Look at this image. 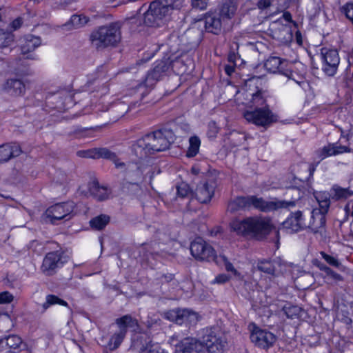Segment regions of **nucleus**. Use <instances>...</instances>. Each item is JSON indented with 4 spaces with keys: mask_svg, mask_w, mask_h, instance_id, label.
Returning a JSON list of instances; mask_svg holds the SVG:
<instances>
[{
    "mask_svg": "<svg viewBox=\"0 0 353 353\" xmlns=\"http://www.w3.org/2000/svg\"><path fill=\"white\" fill-rule=\"evenodd\" d=\"M326 214L320 210H312L311 212V219L309 223L308 228L314 234L321 233L325 228Z\"/></svg>",
    "mask_w": 353,
    "mask_h": 353,
    "instance_id": "nucleus-23",
    "label": "nucleus"
},
{
    "mask_svg": "<svg viewBox=\"0 0 353 353\" xmlns=\"http://www.w3.org/2000/svg\"><path fill=\"white\" fill-rule=\"evenodd\" d=\"M55 304L68 307V304L65 301L60 299L59 296H57L56 295L48 294L46 296L45 303H43V307L44 309H47L49 307H50L53 305H55Z\"/></svg>",
    "mask_w": 353,
    "mask_h": 353,
    "instance_id": "nucleus-39",
    "label": "nucleus"
},
{
    "mask_svg": "<svg viewBox=\"0 0 353 353\" xmlns=\"http://www.w3.org/2000/svg\"><path fill=\"white\" fill-rule=\"evenodd\" d=\"M156 281L161 285L168 284L174 281V274L171 273H157Z\"/></svg>",
    "mask_w": 353,
    "mask_h": 353,
    "instance_id": "nucleus-42",
    "label": "nucleus"
},
{
    "mask_svg": "<svg viewBox=\"0 0 353 353\" xmlns=\"http://www.w3.org/2000/svg\"><path fill=\"white\" fill-rule=\"evenodd\" d=\"M14 41V35L10 32L0 29V48L9 47Z\"/></svg>",
    "mask_w": 353,
    "mask_h": 353,
    "instance_id": "nucleus-40",
    "label": "nucleus"
},
{
    "mask_svg": "<svg viewBox=\"0 0 353 353\" xmlns=\"http://www.w3.org/2000/svg\"><path fill=\"white\" fill-rule=\"evenodd\" d=\"M14 300V296L8 291L0 293V304H8Z\"/></svg>",
    "mask_w": 353,
    "mask_h": 353,
    "instance_id": "nucleus-46",
    "label": "nucleus"
},
{
    "mask_svg": "<svg viewBox=\"0 0 353 353\" xmlns=\"http://www.w3.org/2000/svg\"><path fill=\"white\" fill-rule=\"evenodd\" d=\"M69 260V256L61 249L47 253L41 267L47 276L54 274Z\"/></svg>",
    "mask_w": 353,
    "mask_h": 353,
    "instance_id": "nucleus-10",
    "label": "nucleus"
},
{
    "mask_svg": "<svg viewBox=\"0 0 353 353\" xmlns=\"http://www.w3.org/2000/svg\"><path fill=\"white\" fill-rule=\"evenodd\" d=\"M305 227L303 213L298 210L290 214L282 223L280 230L288 234H294L303 230Z\"/></svg>",
    "mask_w": 353,
    "mask_h": 353,
    "instance_id": "nucleus-18",
    "label": "nucleus"
},
{
    "mask_svg": "<svg viewBox=\"0 0 353 353\" xmlns=\"http://www.w3.org/2000/svg\"><path fill=\"white\" fill-rule=\"evenodd\" d=\"M26 347L20 336L10 334L0 339V353H19Z\"/></svg>",
    "mask_w": 353,
    "mask_h": 353,
    "instance_id": "nucleus-19",
    "label": "nucleus"
},
{
    "mask_svg": "<svg viewBox=\"0 0 353 353\" xmlns=\"http://www.w3.org/2000/svg\"><path fill=\"white\" fill-rule=\"evenodd\" d=\"M90 194L98 201H104L108 198L110 191L107 187L101 186L97 181H94L90 187Z\"/></svg>",
    "mask_w": 353,
    "mask_h": 353,
    "instance_id": "nucleus-32",
    "label": "nucleus"
},
{
    "mask_svg": "<svg viewBox=\"0 0 353 353\" xmlns=\"http://www.w3.org/2000/svg\"><path fill=\"white\" fill-rule=\"evenodd\" d=\"M225 72L228 75L231 76L233 74V72H234V65H225Z\"/></svg>",
    "mask_w": 353,
    "mask_h": 353,
    "instance_id": "nucleus-56",
    "label": "nucleus"
},
{
    "mask_svg": "<svg viewBox=\"0 0 353 353\" xmlns=\"http://www.w3.org/2000/svg\"><path fill=\"white\" fill-rule=\"evenodd\" d=\"M276 265H279V261L278 260L261 259L258 261L256 268L260 272L270 275H274Z\"/></svg>",
    "mask_w": 353,
    "mask_h": 353,
    "instance_id": "nucleus-30",
    "label": "nucleus"
},
{
    "mask_svg": "<svg viewBox=\"0 0 353 353\" xmlns=\"http://www.w3.org/2000/svg\"><path fill=\"white\" fill-rule=\"evenodd\" d=\"M347 141H348V145H343L345 148V153L353 152V125L351 126L349 130V132L347 134Z\"/></svg>",
    "mask_w": 353,
    "mask_h": 353,
    "instance_id": "nucleus-45",
    "label": "nucleus"
},
{
    "mask_svg": "<svg viewBox=\"0 0 353 353\" xmlns=\"http://www.w3.org/2000/svg\"><path fill=\"white\" fill-rule=\"evenodd\" d=\"M301 307L298 305L287 303L283 307V311L288 319L298 318L301 312Z\"/></svg>",
    "mask_w": 353,
    "mask_h": 353,
    "instance_id": "nucleus-38",
    "label": "nucleus"
},
{
    "mask_svg": "<svg viewBox=\"0 0 353 353\" xmlns=\"http://www.w3.org/2000/svg\"><path fill=\"white\" fill-rule=\"evenodd\" d=\"M283 18L288 22L292 21V14L289 12H285L283 14Z\"/></svg>",
    "mask_w": 353,
    "mask_h": 353,
    "instance_id": "nucleus-59",
    "label": "nucleus"
},
{
    "mask_svg": "<svg viewBox=\"0 0 353 353\" xmlns=\"http://www.w3.org/2000/svg\"><path fill=\"white\" fill-rule=\"evenodd\" d=\"M74 208V203L72 201L56 203L46 210L45 215L52 224L56 225L59 221L70 220Z\"/></svg>",
    "mask_w": 353,
    "mask_h": 353,
    "instance_id": "nucleus-9",
    "label": "nucleus"
},
{
    "mask_svg": "<svg viewBox=\"0 0 353 353\" xmlns=\"http://www.w3.org/2000/svg\"><path fill=\"white\" fill-rule=\"evenodd\" d=\"M238 48H239L238 43H234V46H231L230 52L228 54V61L230 63H233L234 65H236L238 64V62L239 61H241V57L239 54V53L235 52V50H238Z\"/></svg>",
    "mask_w": 353,
    "mask_h": 353,
    "instance_id": "nucleus-41",
    "label": "nucleus"
},
{
    "mask_svg": "<svg viewBox=\"0 0 353 353\" xmlns=\"http://www.w3.org/2000/svg\"><path fill=\"white\" fill-rule=\"evenodd\" d=\"M322 71L328 77H333L337 72L340 63L339 52L336 50L323 48L321 50Z\"/></svg>",
    "mask_w": 353,
    "mask_h": 353,
    "instance_id": "nucleus-13",
    "label": "nucleus"
},
{
    "mask_svg": "<svg viewBox=\"0 0 353 353\" xmlns=\"http://www.w3.org/2000/svg\"><path fill=\"white\" fill-rule=\"evenodd\" d=\"M244 118L248 122L263 127H265L274 121L272 113L267 106L256 108L253 111L245 112Z\"/></svg>",
    "mask_w": 353,
    "mask_h": 353,
    "instance_id": "nucleus-16",
    "label": "nucleus"
},
{
    "mask_svg": "<svg viewBox=\"0 0 353 353\" xmlns=\"http://www.w3.org/2000/svg\"><path fill=\"white\" fill-rule=\"evenodd\" d=\"M174 340L177 341L174 353H222L226 344L217 327L203 329L201 341L193 337L179 339V334L172 337V341Z\"/></svg>",
    "mask_w": 353,
    "mask_h": 353,
    "instance_id": "nucleus-1",
    "label": "nucleus"
},
{
    "mask_svg": "<svg viewBox=\"0 0 353 353\" xmlns=\"http://www.w3.org/2000/svg\"><path fill=\"white\" fill-rule=\"evenodd\" d=\"M22 153L20 145L16 142L0 145V164L8 162Z\"/></svg>",
    "mask_w": 353,
    "mask_h": 353,
    "instance_id": "nucleus-21",
    "label": "nucleus"
},
{
    "mask_svg": "<svg viewBox=\"0 0 353 353\" xmlns=\"http://www.w3.org/2000/svg\"><path fill=\"white\" fill-rule=\"evenodd\" d=\"M190 252L198 261H214L219 264L218 256L214 249L202 238H196L190 244Z\"/></svg>",
    "mask_w": 353,
    "mask_h": 353,
    "instance_id": "nucleus-8",
    "label": "nucleus"
},
{
    "mask_svg": "<svg viewBox=\"0 0 353 353\" xmlns=\"http://www.w3.org/2000/svg\"><path fill=\"white\" fill-rule=\"evenodd\" d=\"M296 41L299 44H301L302 43V39H301V32L298 30L296 32Z\"/></svg>",
    "mask_w": 353,
    "mask_h": 353,
    "instance_id": "nucleus-60",
    "label": "nucleus"
},
{
    "mask_svg": "<svg viewBox=\"0 0 353 353\" xmlns=\"http://www.w3.org/2000/svg\"><path fill=\"white\" fill-rule=\"evenodd\" d=\"M332 194L327 192H318L314 194L317 202L330 201Z\"/></svg>",
    "mask_w": 353,
    "mask_h": 353,
    "instance_id": "nucleus-48",
    "label": "nucleus"
},
{
    "mask_svg": "<svg viewBox=\"0 0 353 353\" xmlns=\"http://www.w3.org/2000/svg\"><path fill=\"white\" fill-rule=\"evenodd\" d=\"M230 277L226 274H219L216 276L214 282L216 283H225L229 280Z\"/></svg>",
    "mask_w": 353,
    "mask_h": 353,
    "instance_id": "nucleus-54",
    "label": "nucleus"
},
{
    "mask_svg": "<svg viewBox=\"0 0 353 353\" xmlns=\"http://www.w3.org/2000/svg\"><path fill=\"white\" fill-rule=\"evenodd\" d=\"M232 231L243 237L263 240L274 231L277 242L279 240V230H276L271 220L267 217L249 216L243 219L235 218L230 223Z\"/></svg>",
    "mask_w": 353,
    "mask_h": 353,
    "instance_id": "nucleus-4",
    "label": "nucleus"
},
{
    "mask_svg": "<svg viewBox=\"0 0 353 353\" xmlns=\"http://www.w3.org/2000/svg\"><path fill=\"white\" fill-rule=\"evenodd\" d=\"M121 23L116 21L94 29L90 35L92 46L98 50L116 46L121 39Z\"/></svg>",
    "mask_w": 353,
    "mask_h": 353,
    "instance_id": "nucleus-6",
    "label": "nucleus"
},
{
    "mask_svg": "<svg viewBox=\"0 0 353 353\" xmlns=\"http://www.w3.org/2000/svg\"><path fill=\"white\" fill-rule=\"evenodd\" d=\"M205 29L208 32L218 35L222 30V23L221 17L213 12H208L205 14L204 19Z\"/></svg>",
    "mask_w": 353,
    "mask_h": 353,
    "instance_id": "nucleus-22",
    "label": "nucleus"
},
{
    "mask_svg": "<svg viewBox=\"0 0 353 353\" xmlns=\"http://www.w3.org/2000/svg\"><path fill=\"white\" fill-rule=\"evenodd\" d=\"M185 0H154L143 14V23L150 27H159L170 20L175 11L184 6Z\"/></svg>",
    "mask_w": 353,
    "mask_h": 353,
    "instance_id": "nucleus-5",
    "label": "nucleus"
},
{
    "mask_svg": "<svg viewBox=\"0 0 353 353\" xmlns=\"http://www.w3.org/2000/svg\"><path fill=\"white\" fill-rule=\"evenodd\" d=\"M252 103L253 105L258 108L259 106H262L265 104L268 93L262 89H258L256 92L252 94Z\"/></svg>",
    "mask_w": 353,
    "mask_h": 353,
    "instance_id": "nucleus-36",
    "label": "nucleus"
},
{
    "mask_svg": "<svg viewBox=\"0 0 353 353\" xmlns=\"http://www.w3.org/2000/svg\"><path fill=\"white\" fill-rule=\"evenodd\" d=\"M272 2L270 0H259L258 1L256 6L260 10H265L270 7Z\"/></svg>",
    "mask_w": 353,
    "mask_h": 353,
    "instance_id": "nucleus-52",
    "label": "nucleus"
},
{
    "mask_svg": "<svg viewBox=\"0 0 353 353\" xmlns=\"http://www.w3.org/2000/svg\"><path fill=\"white\" fill-rule=\"evenodd\" d=\"M219 259H221L224 262L225 268L228 272H232L234 274H236V270L234 268L233 265L228 261V259L225 256H220L218 257V261L219 262Z\"/></svg>",
    "mask_w": 353,
    "mask_h": 353,
    "instance_id": "nucleus-49",
    "label": "nucleus"
},
{
    "mask_svg": "<svg viewBox=\"0 0 353 353\" xmlns=\"http://www.w3.org/2000/svg\"><path fill=\"white\" fill-rule=\"evenodd\" d=\"M264 67L269 72L283 74L289 79L294 80L299 85L303 82L302 80L295 79L296 74L292 70V65L286 59H281L278 57H270L265 61Z\"/></svg>",
    "mask_w": 353,
    "mask_h": 353,
    "instance_id": "nucleus-12",
    "label": "nucleus"
},
{
    "mask_svg": "<svg viewBox=\"0 0 353 353\" xmlns=\"http://www.w3.org/2000/svg\"><path fill=\"white\" fill-rule=\"evenodd\" d=\"M345 153V148L338 143H328L316 151V155L323 160L330 156H336Z\"/></svg>",
    "mask_w": 353,
    "mask_h": 353,
    "instance_id": "nucleus-25",
    "label": "nucleus"
},
{
    "mask_svg": "<svg viewBox=\"0 0 353 353\" xmlns=\"http://www.w3.org/2000/svg\"><path fill=\"white\" fill-rule=\"evenodd\" d=\"M272 37L283 45H288L293 39L292 28L279 21H274L270 28Z\"/></svg>",
    "mask_w": 353,
    "mask_h": 353,
    "instance_id": "nucleus-17",
    "label": "nucleus"
},
{
    "mask_svg": "<svg viewBox=\"0 0 353 353\" xmlns=\"http://www.w3.org/2000/svg\"><path fill=\"white\" fill-rule=\"evenodd\" d=\"M89 18L83 15L73 14L70 20L62 26L63 30H70L78 29L85 26L88 21Z\"/></svg>",
    "mask_w": 353,
    "mask_h": 353,
    "instance_id": "nucleus-29",
    "label": "nucleus"
},
{
    "mask_svg": "<svg viewBox=\"0 0 353 353\" xmlns=\"http://www.w3.org/2000/svg\"><path fill=\"white\" fill-rule=\"evenodd\" d=\"M38 246H41V244L37 240H33L29 243V244L27 245L28 248L29 250H32L33 252L37 251V248Z\"/></svg>",
    "mask_w": 353,
    "mask_h": 353,
    "instance_id": "nucleus-55",
    "label": "nucleus"
},
{
    "mask_svg": "<svg viewBox=\"0 0 353 353\" xmlns=\"http://www.w3.org/2000/svg\"><path fill=\"white\" fill-rule=\"evenodd\" d=\"M332 197L335 200L346 199L353 195V191L350 188H343L339 185H334L332 189Z\"/></svg>",
    "mask_w": 353,
    "mask_h": 353,
    "instance_id": "nucleus-33",
    "label": "nucleus"
},
{
    "mask_svg": "<svg viewBox=\"0 0 353 353\" xmlns=\"http://www.w3.org/2000/svg\"><path fill=\"white\" fill-rule=\"evenodd\" d=\"M216 187V183L214 181L208 180L197 185L194 195L201 203H207L213 197Z\"/></svg>",
    "mask_w": 353,
    "mask_h": 353,
    "instance_id": "nucleus-20",
    "label": "nucleus"
},
{
    "mask_svg": "<svg viewBox=\"0 0 353 353\" xmlns=\"http://www.w3.org/2000/svg\"><path fill=\"white\" fill-rule=\"evenodd\" d=\"M345 210L346 212H348L350 211L349 204H347L345 206Z\"/></svg>",
    "mask_w": 353,
    "mask_h": 353,
    "instance_id": "nucleus-64",
    "label": "nucleus"
},
{
    "mask_svg": "<svg viewBox=\"0 0 353 353\" xmlns=\"http://www.w3.org/2000/svg\"><path fill=\"white\" fill-rule=\"evenodd\" d=\"M219 132V127L216 123L212 121L208 123L207 135L210 139H214L216 137Z\"/></svg>",
    "mask_w": 353,
    "mask_h": 353,
    "instance_id": "nucleus-43",
    "label": "nucleus"
},
{
    "mask_svg": "<svg viewBox=\"0 0 353 353\" xmlns=\"http://www.w3.org/2000/svg\"><path fill=\"white\" fill-rule=\"evenodd\" d=\"M110 218L106 214H100L90 221V227L96 230H101L109 223Z\"/></svg>",
    "mask_w": 353,
    "mask_h": 353,
    "instance_id": "nucleus-34",
    "label": "nucleus"
},
{
    "mask_svg": "<svg viewBox=\"0 0 353 353\" xmlns=\"http://www.w3.org/2000/svg\"><path fill=\"white\" fill-rule=\"evenodd\" d=\"M77 156L80 158L105 159L114 163L118 169L125 168V163L120 161L117 154L107 148H94L88 150H81L77 152Z\"/></svg>",
    "mask_w": 353,
    "mask_h": 353,
    "instance_id": "nucleus-11",
    "label": "nucleus"
},
{
    "mask_svg": "<svg viewBox=\"0 0 353 353\" xmlns=\"http://www.w3.org/2000/svg\"><path fill=\"white\" fill-rule=\"evenodd\" d=\"M318 203H319V208H315L314 210H320L321 212L327 214L329 210L330 206V200L318 202Z\"/></svg>",
    "mask_w": 353,
    "mask_h": 353,
    "instance_id": "nucleus-50",
    "label": "nucleus"
},
{
    "mask_svg": "<svg viewBox=\"0 0 353 353\" xmlns=\"http://www.w3.org/2000/svg\"><path fill=\"white\" fill-rule=\"evenodd\" d=\"M192 172L194 174H199V170L198 168H194V167H193V168H192Z\"/></svg>",
    "mask_w": 353,
    "mask_h": 353,
    "instance_id": "nucleus-62",
    "label": "nucleus"
},
{
    "mask_svg": "<svg viewBox=\"0 0 353 353\" xmlns=\"http://www.w3.org/2000/svg\"><path fill=\"white\" fill-rule=\"evenodd\" d=\"M189 143L190 145L188 149L186 156L188 157H194L199 153L201 140L198 137L193 136L190 138Z\"/></svg>",
    "mask_w": 353,
    "mask_h": 353,
    "instance_id": "nucleus-35",
    "label": "nucleus"
},
{
    "mask_svg": "<svg viewBox=\"0 0 353 353\" xmlns=\"http://www.w3.org/2000/svg\"><path fill=\"white\" fill-rule=\"evenodd\" d=\"M237 8V0H221L218 14L223 19H231L235 16Z\"/></svg>",
    "mask_w": 353,
    "mask_h": 353,
    "instance_id": "nucleus-24",
    "label": "nucleus"
},
{
    "mask_svg": "<svg viewBox=\"0 0 353 353\" xmlns=\"http://www.w3.org/2000/svg\"><path fill=\"white\" fill-rule=\"evenodd\" d=\"M325 274L336 281H343V277L341 274L332 270L330 268H329V270H327Z\"/></svg>",
    "mask_w": 353,
    "mask_h": 353,
    "instance_id": "nucleus-51",
    "label": "nucleus"
},
{
    "mask_svg": "<svg viewBox=\"0 0 353 353\" xmlns=\"http://www.w3.org/2000/svg\"><path fill=\"white\" fill-rule=\"evenodd\" d=\"M170 66V62L168 59L157 61L154 63L153 68L147 73L144 85L150 88H153L157 82L168 74Z\"/></svg>",
    "mask_w": 353,
    "mask_h": 353,
    "instance_id": "nucleus-14",
    "label": "nucleus"
},
{
    "mask_svg": "<svg viewBox=\"0 0 353 353\" xmlns=\"http://www.w3.org/2000/svg\"><path fill=\"white\" fill-rule=\"evenodd\" d=\"M251 341L257 347L267 350L274 345L277 337L271 332L254 325L250 336Z\"/></svg>",
    "mask_w": 353,
    "mask_h": 353,
    "instance_id": "nucleus-15",
    "label": "nucleus"
},
{
    "mask_svg": "<svg viewBox=\"0 0 353 353\" xmlns=\"http://www.w3.org/2000/svg\"><path fill=\"white\" fill-rule=\"evenodd\" d=\"M5 89L11 95L20 96L25 93L26 86L21 79H10L6 81Z\"/></svg>",
    "mask_w": 353,
    "mask_h": 353,
    "instance_id": "nucleus-27",
    "label": "nucleus"
},
{
    "mask_svg": "<svg viewBox=\"0 0 353 353\" xmlns=\"http://www.w3.org/2000/svg\"><path fill=\"white\" fill-rule=\"evenodd\" d=\"M175 135L171 129L162 128L145 134L132 145V150L140 159L156 152L165 151L174 143Z\"/></svg>",
    "mask_w": 353,
    "mask_h": 353,
    "instance_id": "nucleus-3",
    "label": "nucleus"
},
{
    "mask_svg": "<svg viewBox=\"0 0 353 353\" xmlns=\"http://www.w3.org/2000/svg\"><path fill=\"white\" fill-rule=\"evenodd\" d=\"M116 329L112 330L111 337L107 344V347L110 351L117 350L123 341L128 330L136 331L139 327L138 321L130 314L124 315L115 320Z\"/></svg>",
    "mask_w": 353,
    "mask_h": 353,
    "instance_id": "nucleus-7",
    "label": "nucleus"
},
{
    "mask_svg": "<svg viewBox=\"0 0 353 353\" xmlns=\"http://www.w3.org/2000/svg\"><path fill=\"white\" fill-rule=\"evenodd\" d=\"M316 265L319 268L320 270L324 272L325 274L329 270V267L325 265L321 262H318Z\"/></svg>",
    "mask_w": 353,
    "mask_h": 353,
    "instance_id": "nucleus-57",
    "label": "nucleus"
},
{
    "mask_svg": "<svg viewBox=\"0 0 353 353\" xmlns=\"http://www.w3.org/2000/svg\"><path fill=\"white\" fill-rule=\"evenodd\" d=\"M121 190L123 194L132 197L139 196L143 192L139 183H132L125 179L121 183Z\"/></svg>",
    "mask_w": 353,
    "mask_h": 353,
    "instance_id": "nucleus-28",
    "label": "nucleus"
},
{
    "mask_svg": "<svg viewBox=\"0 0 353 353\" xmlns=\"http://www.w3.org/2000/svg\"><path fill=\"white\" fill-rule=\"evenodd\" d=\"M208 0H191V5L193 8L203 10L208 6Z\"/></svg>",
    "mask_w": 353,
    "mask_h": 353,
    "instance_id": "nucleus-47",
    "label": "nucleus"
},
{
    "mask_svg": "<svg viewBox=\"0 0 353 353\" xmlns=\"http://www.w3.org/2000/svg\"><path fill=\"white\" fill-rule=\"evenodd\" d=\"M315 170V168L312 166H310L309 168H308V171H309V176L308 178H310L313 176V173Z\"/></svg>",
    "mask_w": 353,
    "mask_h": 353,
    "instance_id": "nucleus-61",
    "label": "nucleus"
},
{
    "mask_svg": "<svg viewBox=\"0 0 353 353\" xmlns=\"http://www.w3.org/2000/svg\"><path fill=\"white\" fill-rule=\"evenodd\" d=\"M41 45L39 37L28 35L25 38L24 43L21 46V54L26 55L33 52Z\"/></svg>",
    "mask_w": 353,
    "mask_h": 353,
    "instance_id": "nucleus-31",
    "label": "nucleus"
},
{
    "mask_svg": "<svg viewBox=\"0 0 353 353\" xmlns=\"http://www.w3.org/2000/svg\"><path fill=\"white\" fill-rule=\"evenodd\" d=\"M176 194L178 197L181 199L187 198L190 199L193 197L194 192L188 183L182 182L176 185Z\"/></svg>",
    "mask_w": 353,
    "mask_h": 353,
    "instance_id": "nucleus-37",
    "label": "nucleus"
},
{
    "mask_svg": "<svg viewBox=\"0 0 353 353\" xmlns=\"http://www.w3.org/2000/svg\"><path fill=\"white\" fill-rule=\"evenodd\" d=\"M26 59H36L37 58L35 57V56L32 55V54H30V55H28L26 57Z\"/></svg>",
    "mask_w": 353,
    "mask_h": 353,
    "instance_id": "nucleus-63",
    "label": "nucleus"
},
{
    "mask_svg": "<svg viewBox=\"0 0 353 353\" xmlns=\"http://www.w3.org/2000/svg\"><path fill=\"white\" fill-rule=\"evenodd\" d=\"M294 185L292 186V188L299 190L297 199L292 201L277 200L267 201L263 198H259L256 196H237L228 202L227 212L235 214L239 211L250 210L251 208H254L261 212H268L281 208L294 207L296 205V201L302 196L300 190L301 188H303L305 181L294 177Z\"/></svg>",
    "mask_w": 353,
    "mask_h": 353,
    "instance_id": "nucleus-2",
    "label": "nucleus"
},
{
    "mask_svg": "<svg viewBox=\"0 0 353 353\" xmlns=\"http://www.w3.org/2000/svg\"><path fill=\"white\" fill-rule=\"evenodd\" d=\"M341 321L346 325H351L352 323V319L348 315H343Z\"/></svg>",
    "mask_w": 353,
    "mask_h": 353,
    "instance_id": "nucleus-58",
    "label": "nucleus"
},
{
    "mask_svg": "<svg viewBox=\"0 0 353 353\" xmlns=\"http://www.w3.org/2000/svg\"><path fill=\"white\" fill-rule=\"evenodd\" d=\"M172 320L177 324L190 323L196 319V313L188 309H176L170 312Z\"/></svg>",
    "mask_w": 353,
    "mask_h": 353,
    "instance_id": "nucleus-26",
    "label": "nucleus"
},
{
    "mask_svg": "<svg viewBox=\"0 0 353 353\" xmlns=\"http://www.w3.org/2000/svg\"><path fill=\"white\" fill-rule=\"evenodd\" d=\"M22 23H23L22 18L18 17V18L15 19L14 21H12L10 26H11V28L14 30H16L21 26Z\"/></svg>",
    "mask_w": 353,
    "mask_h": 353,
    "instance_id": "nucleus-53",
    "label": "nucleus"
},
{
    "mask_svg": "<svg viewBox=\"0 0 353 353\" xmlns=\"http://www.w3.org/2000/svg\"><path fill=\"white\" fill-rule=\"evenodd\" d=\"M321 254L323 259L330 265L336 268H339L341 265V263L338 259L332 256H330L324 252H321Z\"/></svg>",
    "mask_w": 353,
    "mask_h": 353,
    "instance_id": "nucleus-44",
    "label": "nucleus"
}]
</instances>
